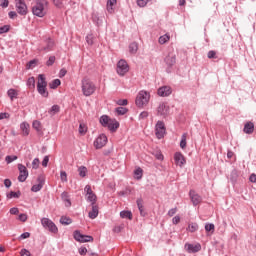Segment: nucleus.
<instances>
[{
    "label": "nucleus",
    "instance_id": "4468645a",
    "mask_svg": "<svg viewBox=\"0 0 256 256\" xmlns=\"http://www.w3.org/2000/svg\"><path fill=\"white\" fill-rule=\"evenodd\" d=\"M184 249H186L187 253H199L201 251V244H189L186 243L184 246Z\"/></svg>",
    "mask_w": 256,
    "mask_h": 256
},
{
    "label": "nucleus",
    "instance_id": "13d9d810",
    "mask_svg": "<svg viewBox=\"0 0 256 256\" xmlns=\"http://www.w3.org/2000/svg\"><path fill=\"white\" fill-rule=\"evenodd\" d=\"M127 103H129L127 99H120L117 101V105H120V107L127 105Z\"/></svg>",
    "mask_w": 256,
    "mask_h": 256
},
{
    "label": "nucleus",
    "instance_id": "338daca9",
    "mask_svg": "<svg viewBox=\"0 0 256 256\" xmlns=\"http://www.w3.org/2000/svg\"><path fill=\"white\" fill-rule=\"evenodd\" d=\"M20 255L31 256V252L27 249H22Z\"/></svg>",
    "mask_w": 256,
    "mask_h": 256
},
{
    "label": "nucleus",
    "instance_id": "8fccbe9b",
    "mask_svg": "<svg viewBox=\"0 0 256 256\" xmlns=\"http://www.w3.org/2000/svg\"><path fill=\"white\" fill-rule=\"evenodd\" d=\"M60 179H61V181H62V183H67V172H65V171H61L60 172Z\"/></svg>",
    "mask_w": 256,
    "mask_h": 256
},
{
    "label": "nucleus",
    "instance_id": "c03bdc74",
    "mask_svg": "<svg viewBox=\"0 0 256 256\" xmlns=\"http://www.w3.org/2000/svg\"><path fill=\"white\" fill-rule=\"evenodd\" d=\"M11 31V25H4L0 27V35H3V33H9Z\"/></svg>",
    "mask_w": 256,
    "mask_h": 256
},
{
    "label": "nucleus",
    "instance_id": "c9c22d12",
    "mask_svg": "<svg viewBox=\"0 0 256 256\" xmlns=\"http://www.w3.org/2000/svg\"><path fill=\"white\" fill-rule=\"evenodd\" d=\"M127 111H129V109L123 106H119L115 109V113H117V115H126Z\"/></svg>",
    "mask_w": 256,
    "mask_h": 256
},
{
    "label": "nucleus",
    "instance_id": "4be33fe9",
    "mask_svg": "<svg viewBox=\"0 0 256 256\" xmlns=\"http://www.w3.org/2000/svg\"><path fill=\"white\" fill-rule=\"evenodd\" d=\"M243 131L246 135H253V132L255 131V124H253V122H247L244 125Z\"/></svg>",
    "mask_w": 256,
    "mask_h": 256
},
{
    "label": "nucleus",
    "instance_id": "ddd939ff",
    "mask_svg": "<svg viewBox=\"0 0 256 256\" xmlns=\"http://www.w3.org/2000/svg\"><path fill=\"white\" fill-rule=\"evenodd\" d=\"M37 182L38 184L33 185L31 188L33 193H38V191L43 189V186L45 185V178H43V176H38Z\"/></svg>",
    "mask_w": 256,
    "mask_h": 256
},
{
    "label": "nucleus",
    "instance_id": "7ed1b4c3",
    "mask_svg": "<svg viewBox=\"0 0 256 256\" xmlns=\"http://www.w3.org/2000/svg\"><path fill=\"white\" fill-rule=\"evenodd\" d=\"M37 91L42 97H49V91H47V80L45 74H39L37 82Z\"/></svg>",
    "mask_w": 256,
    "mask_h": 256
},
{
    "label": "nucleus",
    "instance_id": "393cba45",
    "mask_svg": "<svg viewBox=\"0 0 256 256\" xmlns=\"http://www.w3.org/2000/svg\"><path fill=\"white\" fill-rule=\"evenodd\" d=\"M115 5H117V0H107L106 9L108 13H115V9L113 8L115 7Z\"/></svg>",
    "mask_w": 256,
    "mask_h": 256
},
{
    "label": "nucleus",
    "instance_id": "f704fd0d",
    "mask_svg": "<svg viewBox=\"0 0 256 256\" xmlns=\"http://www.w3.org/2000/svg\"><path fill=\"white\" fill-rule=\"evenodd\" d=\"M21 197V191L13 192L11 191L9 194H7L8 199H19Z\"/></svg>",
    "mask_w": 256,
    "mask_h": 256
},
{
    "label": "nucleus",
    "instance_id": "6e6d98bb",
    "mask_svg": "<svg viewBox=\"0 0 256 256\" xmlns=\"http://www.w3.org/2000/svg\"><path fill=\"white\" fill-rule=\"evenodd\" d=\"M0 7L7 9V7H9V0H1Z\"/></svg>",
    "mask_w": 256,
    "mask_h": 256
},
{
    "label": "nucleus",
    "instance_id": "774afa93",
    "mask_svg": "<svg viewBox=\"0 0 256 256\" xmlns=\"http://www.w3.org/2000/svg\"><path fill=\"white\" fill-rule=\"evenodd\" d=\"M250 183H256V174H251L249 177Z\"/></svg>",
    "mask_w": 256,
    "mask_h": 256
},
{
    "label": "nucleus",
    "instance_id": "58836bf2",
    "mask_svg": "<svg viewBox=\"0 0 256 256\" xmlns=\"http://www.w3.org/2000/svg\"><path fill=\"white\" fill-rule=\"evenodd\" d=\"M199 230V224L197 223H190L188 225V231H190V233H195V231Z\"/></svg>",
    "mask_w": 256,
    "mask_h": 256
},
{
    "label": "nucleus",
    "instance_id": "1a4fd4ad",
    "mask_svg": "<svg viewBox=\"0 0 256 256\" xmlns=\"http://www.w3.org/2000/svg\"><path fill=\"white\" fill-rule=\"evenodd\" d=\"M18 171V181L20 183H25V181H27V178L29 177V171L27 170V167H25V165L23 164H18Z\"/></svg>",
    "mask_w": 256,
    "mask_h": 256
},
{
    "label": "nucleus",
    "instance_id": "4d7b16f0",
    "mask_svg": "<svg viewBox=\"0 0 256 256\" xmlns=\"http://www.w3.org/2000/svg\"><path fill=\"white\" fill-rule=\"evenodd\" d=\"M86 42L88 43V45H93V34H88L86 36Z\"/></svg>",
    "mask_w": 256,
    "mask_h": 256
},
{
    "label": "nucleus",
    "instance_id": "f3484780",
    "mask_svg": "<svg viewBox=\"0 0 256 256\" xmlns=\"http://www.w3.org/2000/svg\"><path fill=\"white\" fill-rule=\"evenodd\" d=\"M174 161L178 167H183L185 163H187V160H185V156L181 152H176L174 154Z\"/></svg>",
    "mask_w": 256,
    "mask_h": 256
},
{
    "label": "nucleus",
    "instance_id": "de8ad7c7",
    "mask_svg": "<svg viewBox=\"0 0 256 256\" xmlns=\"http://www.w3.org/2000/svg\"><path fill=\"white\" fill-rule=\"evenodd\" d=\"M35 65H37V60L36 59L30 60L26 64V69H33V67H35Z\"/></svg>",
    "mask_w": 256,
    "mask_h": 256
},
{
    "label": "nucleus",
    "instance_id": "680f3d73",
    "mask_svg": "<svg viewBox=\"0 0 256 256\" xmlns=\"http://www.w3.org/2000/svg\"><path fill=\"white\" fill-rule=\"evenodd\" d=\"M84 191H86V196L91 195L93 193V190L91 189V186H89V185L85 186Z\"/></svg>",
    "mask_w": 256,
    "mask_h": 256
},
{
    "label": "nucleus",
    "instance_id": "39448f33",
    "mask_svg": "<svg viewBox=\"0 0 256 256\" xmlns=\"http://www.w3.org/2000/svg\"><path fill=\"white\" fill-rule=\"evenodd\" d=\"M41 225L47 231H49L50 233H53L54 235H57L59 233V228H57V225H55L53 223V221L49 218H42L41 219Z\"/></svg>",
    "mask_w": 256,
    "mask_h": 256
},
{
    "label": "nucleus",
    "instance_id": "052dcab7",
    "mask_svg": "<svg viewBox=\"0 0 256 256\" xmlns=\"http://www.w3.org/2000/svg\"><path fill=\"white\" fill-rule=\"evenodd\" d=\"M147 117H149V112L147 111H143L139 115V119H147Z\"/></svg>",
    "mask_w": 256,
    "mask_h": 256
},
{
    "label": "nucleus",
    "instance_id": "4c0bfd02",
    "mask_svg": "<svg viewBox=\"0 0 256 256\" xmlns=\"http://www.w3.org/2000/svg\"><path fill=\"white\" fill-rule=\"evenodd\" d=\"M171 39V37L169 36V34H164L163 36L159 37V43L160 45H165V43H167V41H169Z\"/></svg>",
    "mask_w": 256,
    "mask_h": 256
},
{
    "label": "nucleus",
    "instance_id": "423d86ee",
    "mask_svg": "<svg viewBox=\"0 0 256 256\" xmlns=\"http://www.w3.org/2000/svg\"><path fill=\"white\" fill-rule=\"evenodd\" d=\"M73 237L79 243H93V236L81 234L79 230L74 231Z\"/></svg>",
    "mask_w": 256,
    "mask_h": 256
},
{
    "label": "nucleus",
    "instance_id": "5701e85b",
    "mask_svg": "<svg viewBox=\"0 0 256 256\" xmlns=\"http://www.w3.org/2000/svg\"><path fill=\"white\" fill-rule=\"evenodd\" d=\"M107 129H109L111 133H115V131L119 129V121H117L116 119L110 120Z\"/></svg>",
    "mask_w": 256,
    "mask_h": 256
},
{
    "label": "nucleus",
    "instance_id": "864d4df0",
    "mask_svg": "<svg viewBox=\"0 0 256 256\" xmlns=\"http://www.w3.org/2000/svg\"><path fill=\"white\" fill-rule=\"evenodd\" d=\"M39 158H35L33 161H32V169H39Z\"/></svg>",
    "mask_w": 256,
    "mask_h": 256
},
{
    "label": "nucleus",
    "instance_id": "79ce46f5",
    "mask_svg": "<svg viewBox=\"0 0 256 256\" xmlns=\"http://www.w3.org/2000/svg\"><path fill=\"white\" fill-rule=\"evenodd\" d=\"M205 231L207 233H210V232L215 233V224H213V223L206 224L205 225Z\"/></svg>",
    "mask_w": 256,
    "mask_h": 256
},
{
    "label": "nucleus",
    "instance_id": "3c124183",
    "mask_svg": "<svg viewBox=\"0 0 256 256\" xmlns=\"http://www.w3.org/2000/svg\"><path fill=\"white\" fill-rule=\"evenodd\" d=\"M33 129L36 131H41V122L35 120L32 124Z\"/></svg>",
    "mask_w": 256,
    "mask_h": 256
},
{
    "label": "nucleus",
    "instance_id": "6e6552de",
    "mask_svg": "<svg viewBox=\"0 0 256 256\" xmlns=\"http://www.w3.org/2000/svg\"><path fill=\"white\" fill-rule=\"evenodd\" d=\"M167 133V128L165 127V122L159 120L155 125V135L157 139H163Z\"/></svg>",
    "mask_w": 256,
    "mask_h": 256
},
{
    "label": "nucleus",
    "instance_id": "09e8293b",
    "mask_svg": "<svg viewBox=\"0 0 256 256\" xmlns=\"http://www.w3.org/2000/svg\"><path fill=\"white\" fill-rule=\"evenodd\" d=\"M208 59H217V52L215 50H210L207 54Z\"/></svg>",
    "mask_w": 256,
    "mask_h": 256
},
{
    "label": "nucleus",
    "instance_id": "72a5a7b5",
    "mask_svg": "<svg viewBox=\"0 0 256 256\" xmlns=\"http://www.w3.org/2000/svg\"><path fill=\"white\" fill-rule=\"evenodd\" d=\"M78 174H79V177H82V178L87 177V167H85V166H80V167L78 168Z\"/></svg>",
    "mask_w": 256,
    "mask_h": 256
},
{
    "label": "nucleus",
    "instance_id": "20e7f679",
    "mask_svg": "<svg viewBox=\"0 0 256 256\" xmlns=\"http://www.w3.org/2000/svg\"><path fill=\"white\" fill-rule=\"evenodd\" d=\"M149 99H151V95L147 91H140L136 97V105L138 107H145L147 103H149Z\"/></svg>",
    "mask_w": 256,
    "mask_h": 256
},
{
    "label": "nucleus",
    "instance_id": "e433bc0d",
    "mask_svg": "<svg viewBox=\"0 0 256 256\" xmlns=\"http://www.w3.org/2000/svg\"><path fill=\"white\" fill-rule=\"evenodd\" d=\"M237 177H239V172L235 169L232 170L230 174V181H232V183H237Z\"/></svg>",
    "mask_w": 256,
    "mask_h": 256
},
{
    "label": "nucleus",
    "instance_id": "dca6fc26",
    "mask_svg": "<svg viewBox=\"0 0 256 256\" xmlns=\"http://www.w3.org/2000/svg\"><path fill=\"white\" fill-rule=\"evenodd\" d=\"M157 115H160L161 117H167L169 115V106L165 103L159 104L157 108Z\"/></svg>",
    "mask_w": 256,
    "mask_h": 256
},
{
    "label": "nucleus",
    "instance_id": "a878e982",
    "mask_svg": "<svg viewBox=\"0 0 256 256\" xmlns=\"http://www.w3.org/2000/svg\"><path fill=\"white\" fill-rule=\"evenodd\" d=\"M121 219H129V221H133V213L129 210H123L120 212Z\"/></svg>",
    "mask_w": 256,
    "mask_h": 256
},
{
    "label": "nucleus",
    "instance_id": "7c9ffc66",
    "mask_svg": "<svg viewBox=\"0 0 256 256\" xmlns=\"http://www.w3.org/2000/svg\"><path fill=\"white\" fill-rule=\"evenodd\" d=\"M86 197L91 205H97V195L95 193L92 192V194H88Z\"/></svg>",
    "mask_w": 256,
    "mask_h": 256
},
{
    "label": "nucleus",
    "instance_id": "f257e3e1",
    "mask_svg": "<svg viewBox=\"0 0 256 256\" xmlns=\"http://www.w3.org/2000/svg\"><path fill=\"white\" fill-rule=\"evenodd\" d=\"M49 5V2L47 0H38L36 1V4L32 7V13L36 17H45L47 15V11L45 10V7Z\"/></svg>",
    "mask_w": 256,
    "mask_h": 256
},
{
    "label": "nucleus",
    "instance_id": "69168bd1",
    "mask_svg": "<svg viewBox=\"0 0 256 256\" xmlns=\"http://www.w3.org/2000/svg\"><path fill=\"white\" fill-rule=\"evenodd\" d=\"M48 164H49V156H45L42 161V167H47Z\"/></svg>",
    "mask_w": 256,
    "mask_h": 256
},
{
    "label": "nucleus",
    "instance_id": "412c9836",
    "mask_svg": "<svg viewBox=\"0 0 256 256\" xmlns=\"http://www.w3.org/2000/svg\"><path fill=\"white\" fill-rule=\"evenodd\" d=\"M92 210L88 213L90 219H97L99 216V206L97 204L91 205Z\"/></svg>",
    "mask_w": 256,
    "mask_h": 256
},
{
    "label": "nucleus",
    "instance_id": "c756f323",
    "mask_svg": "<svg viewBox=\"0 0 256 256\" xmlns=\"http://www.w3.org/2000/svg\"><path fill=\"white\" fill-rule=\"evenodd\" d=\"M59 111H61V107L59 105H53L51 109L48 110V113L53 117L54 115H57Z\"/></svg>",
    "mask_w": 256,
    "mask_h": 256
},
{
    "label": "nucleus",
    "instance_id": "37998d69",
    "mask_svg": "<svg viewBox=\"0 0 256 256\" xmlns=\"http://www.w3.org/2000/svg\"><path fill=\"white\" fill-rule=\"evenodd\" d=\"M27 87H29V89H35V77H30L27 80Z\"/></svg>",
    "mask_w": 256,
    "mask_h": 256
},
{
    "label": "nucleus",
    "instance_id": "a19ab883",
    "mask_svg": "<svg viewBox=\"0 0 256 256\" xmlns=\"http://www.w3.org/2000/svg\"><path fill=\"white\" fill-rule=\"evenodd\" d=\"M59 85H61V80H59V79H54V80L49 84V87H50V89H57V87H59Z\"/></svg>",
    "mask_w": 256,
    "mask_h": 256
},
{
    "label": "nucleus",
    "instance_id": "bb28decb",
    "mask_svg": "<svg viewBox=\"0 0 256 256\" xmlns=\"http://www.w3.org/2000/svg\"><path fill=\"white\" fill-rule=\"evenodd\" d=\"M29 123L23 122L20 124V129L22 131L23 137H27L29 135Z\"/></svg>",
    "mask_w": 256,
    "mask_h": 256
},
{
    "label": "nucleus",
    "instance_id": "49530a36",
    "mask_svg": "<svg viewBox=\"0 0 256 256\" xmlns=\"http://www.w3.org/2000/svg\"><path fill=\"white\" fill-rule=\"evenodd\" d=\"M134 175H136V179H141V177H143V169H141L140 167L137 168L134 171Z\"/></svg>",
    "mask_w": 256,
    "mask_h": 256
},
{
    "label": "nucleus",
    "instance_id": "cd10ccee",
    "mask_svg": "<svg viewBox=\"0 0 256 256\" xmlns=\"http://www.w3.org/2000/svg\"><path fill=\"white\" fill-rule=\"evenodd\" d=\"M61 199L65 203V207H71V199L69 198V193L63 192L61 194Z\"/></svg>",
    "mask_w": 256,
    "mask_h": 256
},
{
    "label": "nucleus",
    "instance_id": "2eb2a0df",
    "mask_svg": "<svg viewBox=\"0 0 256 256\" xmlns=\"http://www.w3.org/2000/svg\"><path fill=\"white\" fill-rule=\"evenodd\" d=\"M136 205L138 207L141 217H147V210H145V202L143 201V198H137Z\"/></svg>",
    "mask_w": 256,
    "mask_h": 256
},
{
    "label": "nucleus",
    "instance_id": "f03ea898",
    "mask_svg": "<svg viewBox=\"0 0 256 256\" xmlns=\"http://www.w3.org/2000/svg\"><path fill=\"white\" fill-rule=\"evenodd\" d=\"M97 90L95 83H93L89 78L82 79V93L85 97H91L93 93Z\"/></svg>",
    "mask_w": 256,
    "mask_h": 256
},
{
    "label": "nucleus",
    "instance_id": "9b49d317",
    "mask_svg": "<svg viewBox=\"0 0 256 256\" xmlns=\"http://www.w3.org/2000/svg\"><path fill=\"white\" fill-rule=\"evenodd\" d=\"M15 7L19 15H27V4L25 0H15Z\"/></svg>",
    "mask_w": 256,
    "mask_h": 256
},
{
    "label": "nucleus",
    "instance_id": "0e129e2a",
    "mask_svg": "<svg viewBox=\"0 0 256 256\" xmlns=\"http://www.w3.org/2000/svg\"><path fill=\"white\" fill-rule=\"evenodd\" d=\"M18 219L19 221H22V223H25V221H27V214H20Z\"/></svg>",
    "mask_w": 256,
    "mask_h": 256
},
{
    "label": "nucleus",
    "instance_id": "473e14b6",
    "mask_svg": "<svg viewBox=\"0 0 256 256\" xmlns=\"http://www.w3.org/2000/svg\"><path fill=\"white\" fill-rule=\"evenodd\" d=\"M61 225H71L73 223V220L70 217L62 216L60 218Z\"/></svg>",
    "mask_w": 256,
    "mask_h": 256
},
{
    "label": "nucleus",
    "instance_id": "aec40b11",
    "mask_svg": "<svg viewBox=\"0 0 256 256\" xmlns=\"http://www.w3.org/2000/svg\"><path fill=\"white\" fill-rule=\"evenodd\" d=\"M189 195L194 207H197V205L203 201V198H201L199 194L195 193V190H190Z\"/></svg>",
    "mask_w": 256,
    "mask_h": 256
},
{
    "label": "nucleus",
    "instance_id": "a211bd4d",
    "mask_svg": "<svg viewBox=\"0 0 256 256\" xmlns=\"http://www.w3.org/2000/svg\"><path fill=\"white\" fill-rule=\"evenodd\" d=\"M173 93L170 86H162L158 89L157 94L159 97H169Z\"/></svg>",
    "mask_w": 256,
    "mask_h": 256
},
{
    "label": "nucleus",
    "instance_id": "0eeeda50",
    "mask_svg": "<svg viewBox=\"0 0 256 256\" xmlns=\"http://www.w3.org/2000/svg\"><path fill=\"white\" fill-rule=\"evenodd\" d=\"M116 71L120 77H125L126 73H129V64L127 63L126 60L121 59L117 63Z\"/></svg>",
    "mask_w": 256,
    "mask_h": 256
},
{
    "label": "nucleus",
    "instance_id": "bf43d9fd",
    "mask_svg": "<svg viewBox=\"0 0 256 256\" xmlns=\"http://www.w3.org/2000/svg\"><path fill=\"white\" fill-rule=\"evenodd\" d=\"M78 251L79 255H87V248L85 246H81Z\"/></svg>",
    "mask_w": 256,
    "mask_h": 256
},
{
    "label": "nucleus",
    "instance_id": "b1692460",
    "mask_svg": "<svg viewBox=\"0 0 256 256\" xmlns=\"http://www.w3.org/2000/svg\"><path fill=\"white\" fill-rule=\"evenodd\" d=\"M112 121L111 117H109L108 115H102L99 119V123L100 125H102V127H108L109 123Z\"/></svg>",
    "mask_w": 256,
    "mask_h": 256
},
{
    "label": "nucleus",
    "instance_id": "ea45409f",
    "mask_svg": "<svg viewBox=\"0 0 256 256\" xmlns=\"http://www.w3.org/2000/svg\"><path fill=\"white\" fill-rule=\"evenodd\" d=\"M180 147H181V149H185V147H187V134L186 133H184L181 137Z\"/></svg>",
    "mask_w": 256,
    "mask_h": 256
},
{
    "label": "nucleus",
    "instance_id": "e2e57ef3",
    "mask_svg": "<svg viewBox=\"0 0 256 256\" xmlns=\"http://www.w3.org/2000/svg\"><path fill=\"white\" fill-rule=\"evenodd\" d=\"M31 237V233L24 232L20 235V239H29Z\"/></svg>",
    "mask_w": 256,
    "mask_h": 256
},
{
    "label": "nucleus",
    "instance_id": "a18cd8bd",
    "mask_svg": "<svg viewBox=\"0 0 256 256\" xmlns=\"http://www.w3.org/2000/svg\"><path fill=\"white\" fill-rule=\"evenodd\" d=\"M79 133H80V135H85V133H87V126L85 124L80 123Z\"/></svg>",
    "mask_w": 256,
    "mask_h": 256
},
{
    "label": "nucleus",
    "instance_id": "2f4dec72",
    "mask_svg": "<svg viewBox=\"0 0 256 256\" xmlns=\"http://www.w3.org/2000/svg\"><path fill=\"white\" fill-rule=\"evenodd\" d=\"M7 95L10 97L11 101H13L14 99H17L19 93H17V90L12 88L7 91Z\"/></svg>",
    "mask_w": 256,
    "mask_h": 256
},
{
    "label": "nucleus",
    "instance_id": "c85d7f7f",
    "mask_svg": "<svg viewBox=\"0 0 256 256\" xmlns=\"http://www.w3.org/2000/svg\"><path fill=\"white\" fill-rule=\"evenodd\" d=\"M137 51H139V44H137V42L130 43L129 53H131V55H135V53H137Z\"/></svg>",
    "mask_w": 256,
    "mask_h": 256
},
{
    "label": "nucleus",
    "instance_id": "f8f14e48",
    "mask_svg": "<svg viewBox=\"0 0 256 256\" xmlns=\"http://www.w3.org/2000/svg\"><path fill=\"white\" fill-rule=\"evenodd\" d=\"M107 145V135L100 134L99 137L96 138L94 141V147L96 149H103Z\"/></svg>",
    "mask_w": 256,
    "mask_h": 256
},
{
    "label": "nucleus",
    "instance_id": "603ef678",
    "mask_svg": "<svg viewBox=\"0 0 256 256\" xmlns=\"http://www.w3.org/2000/svg\"><path fill=\"white\" fill-rule=\"evenodd\" d=\"M5 161H6V163H13V161H17V156H15V155H12V156H6V158H5Z\"/></svg>",
    "mask_w": 256,
    "mask_h": 256
},
{
    "label": "nucleus",
    "instance_id": "9d476101",
    "mask_svg": "<svg viewBox=\"0 0 256 256\" xmlns=\"http://www.w3.org/2000/svg\"><path fill=\"white\" fill-rule=\"evenodd\" d=\"M45 46H41L39 48L40 51H44L45 53H49V51H53L55 47V40L51 37H48L44 40Z\"/></svg>",
    "mask_w": 256,
    "mask_h": 256
},
{
    "label": "nucleus",
    "instance_id": "6ab92c4d",
    "mask_svg": "<svg viewBox=\"0 0 256 256\" xmlns=\"http://www.w3.org/2000/svg\"><path fill=\"white\" fill-rule=\"evenodd\" d=\"M164 62L166 63L168 69H171L175 63H177V56L175 54L169 53L165 59Z\"/></svg>",
    "mask_w": 256,
    "mask_h": 256
},
{
    "label": "nucleus",
    "instance_id": "5fc2aeb1",
    "mask_svg": "<svg viewBox=\"0 0 256 256\" xmlns=\"http://www.w3.org/2000/svg\"><path fill=\"white\" fill-rule=\"evenodd\" d=\"M55 63V56H50L49 59L46 62L47 67H51Z\"/></svg>",
    "mask_w": 256,
    "mask_h": 256
}]
</instances>
